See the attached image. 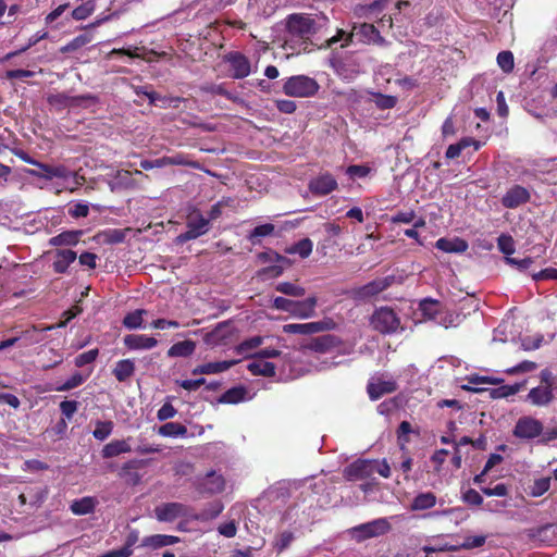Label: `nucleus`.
Instances as JSON below:
<instances>
[{"instance_id": "1", "label": "nucleus", "mask_w": 557, "mask_h": 557, "mask_svg": "<svg viewBox=\"0 0 557 557\" xmlns=\"http://www.w3.org/2000/svg\"><path fill=\"white\" fill-rule=\"evenodd\" d=\"M70 180L74 184H78L76 175L62 165H48L37 162V186L40 188L47 187L48 182H54L55 191L59 193L61 188H73L70 185Z\"/></svg>"}, {"instance_id": "2", "label": "nucleus", "mask_w": 557, "mask_h": 557, "mask_svg": "<svg viewBox=\"0 0 557 557\" xmlns=\"http://www.w3.org/2000/svg\"><path fill=\"white\" fill-rule=\"evenodd\" d=\"M287 38L289 41H306L317 32L315 21L308 14H292L287 18Z\"/></svg>"}, {"instance_id": "3", "label": "nucleus", "mask_w": 557, "mask_h": 557, "mask_svg": "<svg viewBox=\"0 0 557 557\" xmlns=\"http://www.w3.org/2000/svg\"><path fill=\"white\" fill-rule=\"evenodd\" d=\"M319 88L318 82L307 75L290 76L283 84L284 94L295 98L313 97Z\"/></svg>"}, {"instance_id": "4", "label": "nucleus", "mask_w": 557, "mask_h": 557, "mask_svg": "<svg viewBox=\"0 0 557 557\" xmlns=\"http://www.w3.org/2000/svg\"><path fill=\"white\" fill-rule=\"evenodd\" d=\"M370 323L375 331L382 334H392L403 330L399 317L389 307L376 309L371 317Z\"/></svg>"}, {"instance_id": "5", "label": "nucleus", "mask_w": 557, "mask_h": 557, "mask_svg": "<svg viewBox=\"0 0 557 557\" xmlns=\"http://www.w3.org/2000/svg\"><path fill=\"white\" fill-rule=\"evenodd\" d=\"M391 530V523L387 518H379L367 523L359 524L349 530V533L357 542H362L372 537L386 534Z\"/></svg>"}, {"instance_id": "6", "label": "nucleus", "mask_w": 557, "mask_h": 557, "mask_svg": "<svg viewBox=\"0 0 557 557\" xmlns=\"http://www.w3.org/2000/svg\"><path fill=\"white\" fill-rule=\"evenodd\" d=\"M543 423L530 416H524L518 419L513 428L512 434L520 440H533L542 434Z\"/></svg>"}, {"instance_id": "7", "label": "nucleus", "mask_w": 557, "mask_h": 557, "mask_svg": "<svg viewBox=\"0 0 557 557\" xmlns=\"http://www.w3.org/2000/svg\"><path fill=\"white\" fill-rule=\"evenodd\" d=\"M209 219L202 216L199 212H193L187 219V231L178 236L182 242L196 239L209 231Z\"/></svg>"}, {"instance_id": "8", "label": "nucleus", "mask_w": 557, "mask_h": 557, "mask_svg": "<svg viewBox=\"0 0 557 557\" xmlns=\"http://www.w3.org/2000/svg\"><path fill=\"white\" fill-rule=\"evenodd\" d=\"M233 329L230 322H220L216 326L203 335V342L207 346L215 348L227 345L232 338Z\"/></svg>"}, {"instance_id": "9", "label": "nucleus", "mask_w": 557, "mask_h": 557, "mask_svg": "<svg viewBox=\"0 0 557 557\" xmlns=\"http://www.w3.org/2000/svg\"><path fill=\"white\" fill-rule=\"evenodd\" d=\"M187 513L188 508L181 503H164L154 508V516L160 522H173Z\"/></svg>"}, {"instance_id": "10", "label": "nucleus", "mask_w": 557, "mask_h": 557, "mask_svg": "<svg viewBox=\"0 0 557 557\" xmlns=\"http://www.w3.org/2000/svg\"><path fill=\"white\" fill-rule=\"evenodd\" d=\"M197 488L202 494H218L224 491L225 480L215 471H209L203 478L198 479Z\"/></svg>"}, {"instance_id": "11", "label": "nucleus", "mask_w": 557, "mask_h": 557, "mask_svg": "<svg viewBox=\"0 0 557 557\" xmlns=\"http://www.w3.org/2000/svg\"><path fill=\"white\" fill-rule=\"evenodd\" d=\"M337 181L330 173L321 174L309 182V189L317 196H326L337 188Z\"/></svg>"}, {"instance_id": "12", "label": "nucleus", "mask_w": 557, "mask_h": 557, "mask_svg": "<svg viewBox=\"0 0 557 557\" xmlns=\"http://www.w3.org/2000/svg\"><path fill=\"white\" fill-rule=\"evenodd\" d=\"M374 474L372 460H357L345 469V475L350 481L366 480Z\"/></svg>"}, {"instance_id": "13", "label": "nucleus", "mask_w": 557, "mask_h": 557, "mask_svg": "<svg viewBox=\"0 0 557 557\" xmlns=\"http://www.w3.org/2000/svg\"><path fill=\"white\" fill-rule=\"evenodd\" d=\"M368 394L372 400H376L385 394H391L397 389V384L393 379L384 380L374 377L368 384Z\"/></svg>"}, {"instance_id": "14", "label": "nucleus", "mask_w": 557, "mask_h": 557, "mask_svg": "<svg viewBox=\"0 0 557 557\" xmlns=\"http://www.w3.org/2000/svg\"><path fill=\"white\" fill-rule=\"evenodd\" d=\"M226 60L230 63L232 77L239 79L247 77L250 74V62L244 54L233 52L227 54Z\"/></svg>"}, {"instance_id": "15", "label": "nucleus", "mask_w": 557, "mask_h": 557, "mask_svg": "<svg viewBox=\"0 0 557 557\" xmlns=\"http://www.w3.org/2000/svg\"><path fill=\"white\" fill-rule=\"evenodd\" d=\"M124 345L129 350H148L158 345V341L145 334H128L123 338Z\"/></svg>"}, {"instance_id": "16", "label": "nucleus", "mask_w": 557, "mask_h": 557, "mask_svg": "<svg viewBox=\"0 0 557 557\" xmlns=\"http://www.w3.org/2000/svg\"><path fill=\"white\" fill-rule=\"evenodd\" d=\"M530 198L529 191L519 185L511 187L503 197L502 203L506 208H517Z\"/></svg>"}, {"instance_id": "17", "label": "nucleus", "mask_w": 557, "mask_h": 557, "mask_svg": "<svg viewBox=\"0 0 557 557\" xmlns=\"http://www.w3.org/2000/svg\"><path fill=\"white\" fill-rule=\"evenodd\" d=\"M326 330L324 322L290 323L283 325V331L288 334L310 335Z\"/></svg>"}, {"instance_id": "18", "label": "nucleus", "mask_w": 557, "mask_h": 557, "mask_svg": "<svg viewBox=\"0 0 557 557\" xmlns=\"http://www.w3.org/2000/svg\"><path fill=\"white\" fill-rule=\"evenodd\" d=\"M294 305L295 307L293 317L302 320L310 319L315 315L318 298L317 296L312 295L304 300H295Z\"/></svg>"}, {"instance_id": "19", "label": "nucleus", "mask_w": 557, "mask_h": 557, "mask_svg": "<svg viewBox=\"0 0 557 557\" xmlns=\"http://www.w3.org/2000/svg\"><path fill=\"white\" fill-rule=\"evenodd\" d=\"M180 542V537L166 534H153L145 536L141 540L140 547L149 549H159L165 546L174 545Z\"/></svg>"}, {"instance_id": "20", "label": "nucleus", "mask_w": 557, "mask_h": 557, "mask_svg": "<svg viewBox=\"0 0 557 557\" xmlns=\"http://www.w3.org/2000/svg\"><path fill=\"white\" fill-rule=\"evenodd\" d=\"M237 360H224V361H215L208 362L205 364L197 366L193 369V374H218L227 371L230 368L235 366Z\"/></svg>"}, {"instance_id": "21", "label": "nucleus", "mask_w": 557, "mask_h": 557, "mask_svg": "<svg viewBox=\"0 0 557 557\" xmlns=\"http://www.w3.org/2000/svg\"><path fill=\"white\" fill-rule=\"evenodd\" d=\"M388 285L386 278L375 280L358 288L355 295L358 299L366 300L385 290Z\"/></svg>"}, {"instance_id": "22", "label": "nucleus", "mask_w": 557, "mask_h": 557, "mask_svg": "<svg viewBox=\"0 0 557 557\" xmlns=\"http://www.w3.org/2000/svg\"><path fill=\"white\" fill-rule=\"evenodd\" d=\"M77 258L75 251L70 249H59L55 252L54 261H53V270L57 273L66 272L67 268L71 263H73Z\"/></svg>"}, {"instance_id": "23", "label": "nucleus", "mask_w": 557, "mask_h": 557, "mask_svg": "<svg viewBox=\"0 0 557 557\" xmlns=\"http://www.w3.org/2000/svg\"><path fill=\"white\" fill-rule=\"evenodd\" d=\"M553 391L549 386H537L532 388L527 398L534 406H546L553 400Z\"/></svg>"}, {"instance_id": "24", "label": "nucleus", "mask_w": 557, "mask_h": 557, "mask_svg": "<svg viewBox=\"0 0 557 557\" xmlns=\"http://www.w3.org/2000/svg\"><path fill=\"white\" fill-rule=\"evenodd\" d=\"M273 260L276 261L278 264L270 265L260 270L258 272V275L261 278L269 280L278 277L283 273L285 267L289 265L287 258L280 256L277 253H274Z\"/></svg>"}, {"instance_id": "25", "label": "nucleus", "mask_w": 557, "mask_h": 557, "mask_svg": "<svg viewBox=\"0 0 557 557\" xmlns=\"http://www.w3.org/2000/svg\"><path fill=\"white\" fill-rule=\"evenodd\" d=\"M132 447L128 440H114L103 446L101 455L103 458H113L121 454L129 453Z\"/></svg>"}, {"instance_id": "26", "label": "nucleus", "mask_w": 557, "mask_h": 557, "mask_svg": "<svg viewBox=\"0 0 557 557\" xmlns=\"http://www.w3.org/2000/svg\"><path fill=\"white\" fill-rule=\"evenodd\" d=\"M436 248L444 252H465L468 249V244L461 238H440L435 244Z\"/></svg>"}, {"instance_id": "27", "label": "nucleus", "mask_w": 557, "mask_h": 557, "mask_svg": "<svg viewBox=\"0 0 557 557\" xmlns=\"http://www.w3.org/2000/svg\"><path fill=\"white\" fill-rule=\"evenodd\" d=\"M436 496L432 492L419 493L411 502L410 509L421 511L431 509L436 505Z\"/></svg>"}, {"instance_id": "28", "label": "nucleus", "mask_w": 557, "mask_h": 557, "mask_svg": "<svg viewBox=\"0 0 557 557\" xmlns=\"http://www.w3.org/2000/svg\"><path fill=\"white\" fill-rule=\"evenodd\" d=\"M247 369L252 375L274 376L276 368L272 362L255 358L253 361L248 363Z\"/></svg>"}, {"instance_id": "29", "label": "nucleus", "mask_w": 557, "mask_h": 557, "mask_svg": "<svg viewBox=\"0 0 557 557\" xmlns=\"http://www.w3.org/2000/svg\"><path fill=\"white\" fill-rule=\"evenodd\" d=\"M112 373L119 382H125L134 375L135 363L131 359L120 360L116 362Z\"/></svg>"}, {"instance_id": "30", "label": "nucleus", "mask_w": 557, "mask_h": 557, "mask_svg": "<svg viewBox=\"0 0 557 557\" xmlns=\"http://www.w3.org/2000/svg\"><path fill=\"white\" fill-rule=\"evenodd\" d=\"M82 231H66L49 239L51 246H75L82 236Z\"/></svg>"}, {"instance_id": "31", "label": "nucleus", "mask_w": 557, "mask_h": 557, "mask_svg": "<svg viewBox=\"0 0 557 557\" xmlns=\"http://www.w3.org/2000/svg\"><path fill=\"white\" fill-rule=\"evenodd\" d=\"M196 350V343L186 339L183 342L175 343L172 345L168 350L169 357H189L191 356Z\"/></svg>"}, {"instance_id": "32", "label": "nucleus", "mask_w": 557, "mask_h": 557, "mask_svg": "<svg viewBox=\"0 0 557 557\" xmlns=\"http://www.w3.org/2000/svg\"><path fill=\"white\" fill-rule=\"evenodd\" d=\"M188 430L177 422H166L158 429V434L164 437H186Z\"/></svg>"}, {"instance_id": "33", "label": "nucleus", "mask_w": 557, "mask_h": 557, "mask_svg": "<svg viewBox=\"0 0 557 557\" xmlns=\"http://www.w3.org/2000/svg\"><path fill=\"white\" fill-rule=\"evenodd\" d=\"M97 500L94 497L86 496L81 499L74 500L71 504V510L75 515H87L94 511Z\"/></svg>"}, {"instance_id": "34", "label": "nucleus", "mask_w": 557, "mask_h": 557, "mask_svg": "<svg viewBox=\"0 0 557 557\" xmlns=\"http://www.w3.org/2000/svg\"><path fill=\"white\" fill-rule=\"evenodd\" d=\"M313 244L309 238H304L298 243L286 248V252L289 255H299L301 258H307L312 252Z\"/></svg>"}, {"instance_id": "35", "label": "nucleus", "mask_w": 557, "mask_h": 557, "mask_svg": "<svg viewBox=\"0 0 557 557\" xmlns=\"http://www.w3.org/2000/svg\"><path fill=\"white\" fill-rule=\"evenodd\" d=\"M275 290L292 297H302L306 294V289L297 284L290 282H281L275 285Z\"/></svg>"}, {"instance_id": "36", "label": "nucleus", "mask_w": 557, "mask_h": 557, "mask_svg": "<svg viewBox=\"0 0 557 557\" xmlns=\"http://www.w3.org/2000/svg\"><path fill=\"white\" fill-rule=\"evenodd\" d=\"M246 389L244 387H233L226 391L220 398L224 404H238L245 399Z\"/></svg>"}, {"instance_id": "37", "label": "nucleus", "mask_w": 557, "mask_h": 557, "mask_svg": "<svg viewBox=\"0 0 557 557\" xmlns=\"http://www.w3.org/2000/svg\"><path fill=\"white\" fill-rule=\"evenodd\" d=\"M146 313L145 310L138 309L133 312H129L125 315L123 320V324L125 327L129 330L140 329L143 326V314Z\"/></svg>"}, {"instance_id": "38", "label": "nucleus", "mask_w": 557, "mask_h": 557, "mask_svg": "<svg viewBox=\"0 0 557 557\" xmlns=\"http://www.w3.org/2000/svg\"><path fill=\"white\" fill-rule=\"evenodd\" d=\"M113 426L114 424L112 421H97L92 435L98 441H104L111 435Z\"/></svg>"}, {"instance_id": "39", "label": "nucleus", "mask_w": 557, "mask_h": 557, "mask_svg": "<svg viewBox=\"0 0 557 557\" xmlns=\"http://www.w3.org/2000/svg\"><path fill=\"white\" fill-rule=\"evenodd\" d=\"M128 230L111 228L102 232V242L106 244H119L125 239Z\"/></svg>"}, {"instance_id": "40", "label": "nucleus", "mask_w": 557, "mask_h": 557, "mask_svg": "<svg viewBox=\"0 0 557 557\" xmlns=\"http://www.w3.org/2000/svg\"><path fill=\"white\" fill-rule=\"evenodd\" d=\"M550 487V478H540L534 480L533 484L529 487L530 488V495L533 497L542 496L544 493H546Z\"/></svg>"}, {"instance_id": "41", "label": "nucleus", "mask_w": 557, "mask_h": 557, "mask_svg": "<svg viewBox=\"0 0 557 557\" xmlns=\"http://www.w3.org/2000/svg\"><path fill=\"white\" fill-rule=\"evenodd\" d=\"M355 36L361 35L366 40H374L379 37V32L372 24L363 23L359 26H354Z\"/></svg>"}, {"instance_id": "42", "label": "nucleus", "mask_w": 557, "mask_h": 557, "mask_svg": "<svg viewBox=\"0 0 557 557\" xmlns=\"http://www.w3.org/2000/svg\"><path fill=\"white\" fill-rule=\"evenodd\" d=\"M273 232H274L273 224H270V223L262 224V225H259L253 228V231L249 235V239L251 240L252 244H257L259 242L258 238L269 236Z\"/></svg>"}, {"instance_id": "43", "label": "nucleus", "mask_w": 557, "mask_h": 557, "mask_svg": "<svg viewBox=\"0 0 557 557\" xmlns=\"http://www.w3.org/2000/svg\"><path fill=\"white\" fill-rule=\"evenodd\" d=\"M497 64L505 73L511 72L515 65L513 54L510 51L499 52L497 55Z\"/></svg>"}, {"instance_id": "44", "label": "nucleus", "mask_w": 557, "mask_h": 557, "mask_svg": "<svg viewBox=\"0 0 557 557\" xmlns=\"http://www.w3.org/2000/svg\"><path fill=\"white\" fill-rule=\"evenodd\" d=\"M262 343H263L262 336H253V337L248 338V339L244 341L243 343H240L236 347V351L238 354H247L251 349H255V348L259 347L260 345H262Z\"/></svg>"}, {"instance_id": "45", "label": "nucleus", "mask_w": 557, "mask_h": 557, "mask_svg": "<svg viewBox=\"0 0 557 557\" xmlns=\"http://www.w3.org/2000/svg\"><path fill=\"white\" fill-rule=\"evenodd\" d=\"M294 302H295V300H293V299H288L285 297H275L272 300V307L277 310L287 312L293 317L294 307H295Z\"/></svg>"}, {"instance_id": "46", "label": "nucleus", "mask_w": 557, "mask_h": 557, "mask_svg": "<svg viewBox=\"0 0 557 557\" xmlns=\"http://www.w3.org/2000/svg\"><path fill=\"white\" fill-rule=\"evenodd\" d=\"M354 36V30L351 33H346L343 29H338L335 36L327 39L326 47H332L338 41H343L342 47H347L351 42Z\"/></svg>"}, {"instance_id": "47", "label": "nucleus", "mask_w": 557, "mask_h": 557, "mask_svg": "<svg viewBox=\"0 0 557 557\" xmlns=\"http://www.w3.org/2000/svg\"><path fill=\"white\" fill-rule=\"evenodd\" d=\"M485 542H486L485 535H469V536L465 537V540L461 544V547L463 549H473V548L483 546L485 544Z\"/></svg>"}, {"instance_id": "48", "label": "nucleus", "mask_w": 557, "mask_h": 557, "mask_svg": "<svg viewBox=\"0 0 557 557\" xmlns=\"http://www.w3.org/2000/svg\"><path fill=\"white\" fill-rule=\"evenodd\" d=\"M498 248L507 257L515 252V243L511 236L500 235L498 237Z\"/></svg>"}, {"instance_id": "49", "label": "nucleus", "mask_w": 557, "mask_h": 557, "mask_svg": "<svg viewBox=\"0 0 557 557\" xmlns=\"http://www.w3.org/2000/svg\"><path fill=\"white\" fill-rule=\"evenodd\" d=\"M438 305L434 300L425 299L420 302V310L423 317L433 319L437 312Z\"/></svg>"}, {"instance_id": "50", "label": "nucleus", "mask_w": 557, "mask_h": 557, "mask_svg": "<svg viewBox=\"0 0 557 557\" xmlns=\"http://www.w3.org/2000/svg\"><path fill=\"white\" fill-rule=\"evenodd\" d=\"M85 380H86V376H83L79 372H76L65 383L58 386L55 389L57 391H70V389L83 384Z\"/></svg>"}, {"instance_id": "51", "label": "nucleus", "mask_w": 557, "mask_h": 557, "mask_svg": "<svg viewBox=\"0 0 557 557\" xmlns=\"http://www.w3.org/2000/svg\"><path fill=\"white\" fill-rule=\"evenodd\" d=\"M98 354H99L98 349H90L88 351H85V352L78 355L75 358V366L84 367L85 364L94 362L96 360Z\"/></svg>"}, {"instance_id": "52", "label": "nucleus", "mask_w": 557, "mask_h": 557, "mask_svg": "<svg viewBox=\"0 0 557 557\" xmlns=\"http://www.w3.org/2000/svg\"><path fill=\"white\" fill-rule=\"evenodd\" d=\"M177 413V410L173 407L170 403H164L162 407L157 412V418L160 421H165L168 419H171L175 417Z\"/></svg>"}, {"instance_id": "53", "label": "nucleus", "mask_w": 557, "mask_h": 557, "mask_svg": "<svg viewBox=\"0 0 557 557\" xmlns=\"http://www.w3.org/2000/svg\"><path fill=\"white\" fill-rule=\"evenodd\" d=\"M462 500L473 506H479L483 503V498L480 493L473 488H469L462 494Z\"/></svg>"}, {"instance_id": "54", "label": "nucleus", "mask_w": 557, "mask_h": 557, "mask_svg": "<svg viewBox=\"0 0 557 557\" xmlns=\"http://www.w3.org/2000/svg\"><path fill=\"white\" fill-rule=\"evenodd\" d=\"M69 213L72 218H85L89 213V207L87 203L78 202L69 209Z\"/></svg>"}, {"instance_id": "55", "label": "nucleus", "mask_w": 557, "mask_h": 557, "mask_svg": "<svg viewBox=\"0 0 557 557\" xmlns=\"http://www.w3.org/2000/svg\"><path fill=\"white\" fill-rule=\"evenodd\" d=\"M89 41H90V39L86 35L77 36L71 42H69L65 47H63L62 51H65V52L74 51V50L87 45Z\"/></svg>"}, {"instance_id": "56", "label": "nucleus", "mask_w": 557, "mask_h": 557, "mask_svg": "<svg viewBox=\"0 0 557 557\" xmlns=\"http://www.w3.org/2000/svg\"><path fill=\"white\" fill-rule=\"evenodd\" d=\"M94 11V5H92V2L91 1H88L86 2L85 4L76 8L74 11H73V16L74 18L76 20H84L86 18L87 16H89L91 14V12Z\"/></svg>"}, {"instance_id": "57", "label": "nucleus", "mask_w": 557, "mask_h": 557, "mask_svg": "<svg viewBox=\"0 0 557 557\" xmlns=\"http://www.w3.org/2000/svg\"><path fill=\"white\" fill-rule=\"evenodd\" d=\"M543 337L541 335H536L534 337L527 336L521 339V346L524 350H533L541 346Z\"/></svg>"}, {"instance_id": "58", "label": "nucleus", "mask_w": 557, "mask_h": 557, "mask_svg": "<svg viewBox=\"0 0 557 557\" xmlns=\"http://www.w3.org/2000/svg\"><path fill=\"white\" fill-rule=\"evenodd\" d=\"M165 166L168 165H194L185 156L177 153L170 157H164Z\"/></svg>"}, {"instance_id": "59", "label": "nucleus", "mask_w": 557, "mask_h": 557, "mask_svg": "<svg viewBox=\"0 0 557 557\" xmlns=\"http://www.w3.org/2000/svg\"><path fill=\"white\" fill-rule=\"evenodd\" d=\"M482 492L486 496L503 497V496H506L508 494V487L505 484L500 483V484H497L494 487H483Z\"/></svg>"}, {"instance_id": "60", "label": "nucleus", "mask_w": 557, "mask_h": 557, "mask_svg": "<svg viewBox=\"0 0 557 557\" xmlns=\"http://www.w3.org/2000/svg\"><path fill=\"white\" fill-rule=\"evenodd\" d=\"M374 474L377 473L383 478H389L391 468L386 460H372Z\"/></svg>"}, {"instance_id": "61", "label": "nucleus", "mask_w": 557, "mask_h": 557, "mask_svg": "<svg viewBox=\"0 0 557 557\" xmlns=\"http://www.w3.org/2000/svg\"><path fill=\"white\" fill-rule=\"evenodd\" d=\"M397 100L393 96L377 95L375 98V103L381 109H391L395 107Z\"/></svg>"}, {"instance_id": "62", "label": "nucleus", "mask_w": 557, "mask_h": 557, "mask_svg": "<svg viewBox=\"0 0 557 557\" xmlns=\"http://www.w3.org/2000/svg\"><path fill=\"white\" fill-rule=\"evenodd\" d=\"M218 531L225 537H234L237 532V527L234 521L222 523L219 525Z\"/></svg>"}, {"instance_id": "63", "label": "nucleus", "mask_w": 557, "mask_h": 557, "mask_svg": "<svg viewBox=\"0 0 557 557\" xmlns=\"http://www.w3.org/2000/svg\"><path fill=\"white\" fill-rule=\"evenodd\" d=\"M369 168L364 165H350L347 168L346 173L351 177H364L369 174Z\"/></svg>"}, {"instance_id": "64", "label": "nucleus", "mask_w": 557, "mask_h": 557, "mask_svg": "<svg viewBox=\"0 0 557 557\" xmlns=\"http://www.w3.org/2000/svg\"><path fill=\"white\" fill-rule=\"evenodd\" d=\"M60 409L62 414H64L66 418H71L77 410V401L64 400L60 404Z\"/></svg>"}]
</instances>
